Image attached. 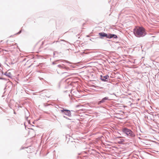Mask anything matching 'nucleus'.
Here are the masks:
<instances>
[{
	"mask_svg": "<svg viewBox=\"0 0 159 159\" xmlns=\"http://www.w3.org/2000/svg\"><path fill=\"white\" fill-rule=\"evenodd\" d=\"M134 32L135 35L138 37L144 36L146 34L145 30L143 27H136L134 29Z\"/></svg>",
	"mask_w": 159,
	"mask_h": 159,
	"instance_id": "f257e3e1",
	"label": "nucleus"
},
{
	"mask_svg": "<svg viewBox=\"0 0 159 159\" xmlns=\"http://www.w3.org/2000/svg\"><path fill=\"white\" fill-rule=\"evenodd\" d=\"M122 131L125 134L131 137H134V134L133 132L130 129H128L126 128H124L122 129Z\"/></svg>",
	"mask_w": 159,
	"mask_h": 159,
	"instance_id": "f03ea898",
	"label": "nucleus"
},
{
	"mask_svg": "<svg viewBox=\"0 0 159 159\" xmlns=\"http://www.w3.org/2000/svg\"><path fill=\"white\" fill-rule=\"evenodd\" d=\"M62 113H64L66 115L70 116L71 115L70 112L67 110H61Z\"/></svg>",
	"mask_w": 159,
	"mask_h": 159,
	"instance_id": "7ed1b4c3",
	"label": "nucleus"
},
{
	"mask_svg": "<svg viewBox=\"0 0 159 159\" xmlns=\"http://www.w3.org/2000/svg\"><path fill=\"white\" fill-rule=\"evenodd\" d=\"M117 38V36L116 35L111 34H107V38L111 39V38Z\"/></svg>",
	"mask_w": 159,
	"mask_h": 159,
	"instance_id": "20e7f679",
	"label": "nucleus"
},
{
	"mask_svg": "<svg viewBox=\"0 0 159 159\" xmlns=\"http://www.w3.org/2000/svg\"><path fill=\"white\" fill-rule=\"evenodd\" d=\"M101 79L103 81H105L106 80L108 79L109 78V76L108 75H106L104 76H101Z\"/></svg>",
	"mask_w": 159,
	"mask_h": 159,
	"instance_id": "39448f33",
	"label": "nucleus"
},
{
	"mask_svg": "<svg viewBox=\"0 0 159 159\" xmlns=\"http://www.w3.org/2000/svg\"><path fill=\"white\" fill-rule=\"evenodd\" d=\"M4 74L9 77H11L12 76L10 72L9 71H7L6 72H5Z\"/></svg>",
	"mask_w": 159,
	"mask_h": 159,
	"instance_id": "423d86ee",
	"label": "nucleus"
},
{
	"mask_svg": "<svg viewBox=\"0 0 159 159\" xmlns=\"http://www.w3.org/2000/svg\"><path fill=\"white\" fill-rule=\"evenodd\" d=\"M99 35L101 37H106L107 38V34L104 33H100L99 34Z\"/></svg>",
	"mask_w": 159,
	"mask_h": 159,
	"instance_id": "0eeeda50",
	"label": "nucleus"
},
{
	"mask_svg": "<svg viewBox=\"0 0 159 159\" xmlns=\"http://www.w3.org/2000/svg\"><path fill=\"white\" fill-rule=\"evenodd\" d=\"M107 99H108V97H105L104 98H103L101 101H100L99 102V103H101L105 101L106 100H107Z\"/></svg>",
	"mask_w": 159,
	"mask_h": 159,
	"instance_id": "6e6552de",
	"label": "nucleus"
},
{
	"mask_svg": "<svg viewBox=\"0 0 159 159\" xmlns=\"http://www.w3.org/2000/svg\"><path fill=\"white\" fill-rule=\"evenodd\" d=\"M124 142V140L123 139H122V141H121V142Z\"/></svg>",
	"mask_w": 159,
	"mask_h": 159,
	"instance_id": "1a4fd4ad",
	"label": "nucleus"
},
{
	"mask_svg": "<svg viewBox=\"0 0 159 159\" xmlns=\"http://www.w3.org/2000/svg\"><path fill=\"white\" fill-rule=\"evenodd\" d=\"M0 79H2V78H0Z\"/></svg>",
	"mask_w": 159,
	"mask_h": 159,
	"instance_id": "9d476101",
	"label": "nucleus"
}]
</instances>
